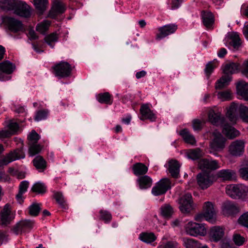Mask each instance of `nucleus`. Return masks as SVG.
<instances>
[{
  "label": "nucleus",
  "mask_w": 248,
  "mask_h": 248,
  "mask_svg": "<svg viewBox=\"0 0 248 248\" xmlns=\"http://www.w3.org/2000/svg\"><path fill=\"white\" fill-rule=\"evenodd\" d=\"M209 121L216 126H222V133L229 139H233L239 135V132L225 122L220 112L210 109L208 113Z\"/></svg>",
  "instance_id": "obj_1"
},
{
  "label": "nucleus",
  "mask_w": 248,
  "mask_h": 248,
  "mask_svg": "<svg viewBox=\"0 0 248 248\" xmlns=\"http://www.w3.org/2000/svg\"><path fill=\"white\" fill-rule=\"evenodd\" d=\"M237 111L243 121L248 123V107L242 104H237L232 103L229 106L226 112V116L232 122V124H235L237 118Z\"/></svg>",
  "instance_id": "obj_2"
},
{
  "label": "nucleus",
  "mask_w": 248,
  "mask_h": 248,
  "mask_svg": "<svg viewBox=\"0 0 248 248\" xmlns=\"http://www.w3.org/2000/svg\"><path fill=\"white\" fill-rule=\"evenodd\" d=\"M7 4L9 5L8 10H14V13L16 15L26 18L31 16V8L25 2L8 0Z\"/></svg>",
  "instance_id": "obj_3"
},
{
  "label": "nucleus",
  "mask_w": 248,
  "mask_h": 248,
  "mask_svg": "<svg viewBox=\"0 0 248 248\" xmlns=\"http://www.w3.org/2000/svg\"><path fill=\"white\" fill-rule=\"evenodd\" d=\"M214 138L210 143L211 154L217 156V152L222 151L225 147L226 139L218 132H213Z\"/></svg>",
  "instance_id": "obj_4"
},
{
  "label": "nucleus",
  "mask_w": 248,
  "mask_h": 248,
  "mask_svg": "<svg viewBox=\"0 0 248 248\" xmlns=\"http://www.w3.org/2000/svg\"><path fill=\"white\" fill-rule=\"evenodd\" d=\"M228 195L233 199H239L248 194V186L243 184L229 185L226 187Z\"/></svg>",
  "instance_id": "obj_5"
},
{
  "label": "nucleus",
  "mask_w": 248,
  "mask_h": 248,
  "mask_svg": "<svg viewBox=\"0 0 248 248\" xmlns=\"http://www.w3.org/2000/svg\"><path fill=\"white\" fill-rule=\"evenodd\" d=\"M53 73L59 79L71 76L72 67L67 62L62 61L53 67Z\"/></svg>",
  "instance_id": "obj_6"
},
{
  "label": "nucleus",
  "mask_w": 248,
  "mask_h": 248,
  "mask_svg": "<svg viewBox=\"0 0 248 248\" xmlns=\"http://www.w3.org/2000/svg\"><path fill=\"white\" fill-rule=\"evenodd\" d=\"M187 234L193 236H204L206 233V230L203 224L189 222L185 227Z\"/></svg>",
  "instance_id": "obj_7"
},
{
  "label": "nucleus",
  "mask_w": 248,
  "mask_h": 248,
  "mask_svg": "<svg viewBox=\"0 0 248 248\" xmlns=\"http://www.w3.org/2000/svg\"><path fill=\"white\" fill-rule=\"evenodd\" d=\"M171 188V182L168 178H162L158 182L152 189V193L155 196L165 194Z\"/></svg>",
  "instance_id": "obj_8"
},
{
  "label": "nucleus",
  "mask_w": 248,
  "mask_h": 248,
  "mask_svg": "<svg viewBox=\"0 0 248 248\" xmlns=\"http://www.w3.org/2000/svg\"><path fill=\"white\" fill-rule=\"evenodd\" d=\"M179 203L180 210L182 213H189L193 209L191 194L187 193L183 195L179 199Z\"/></svg>",
  "instance_id": "obj_9"
},
{
  "label": "nucleus",
  "mask_w": 248,
  "mask_h": 248,
  "mask_svg": "<svg viewBox=\"0 0 248 248\" xmlns=\"http://www.w3.org/2000/svg\"><path fill=\"white\" fill-rule=\"evenodd\" d=\"M199 168L202 172H210L211 170H216L219 168L218 162L216 160L203 158L198 162Z\"/></svg>",
  "instance_id": "obj_10"
},
{
  "label": "nucleus",
  "mask_w": 248,
  "mask_h": 248,
  "mask_svg": "<svg viewBox=\"0 0 248 248\" xmlns=\"http://www.w3.org/2000/svg\"><path fill=\"white\" fill-rule=\"evenodd\" d=\"M197 183L202 189H206L213 183V177L210 172H202L197 175Z\"/></svg>",
  "instance_id": "obj_11"
},
{
  "label": "nucleus",
  "mask_w": 248,
  "mask_h": 248,
  "mask_svg": "<svg viewBox=\"0 0 248 248\" xmlns=\"http://www.w3.org/2000/svg\"><path fill=\"white\" fill-rule=\"evenodd\" d=\"M25 157V154L22 148L17 149L10 153L5 157L0 160V165H6L16 159Z\"/></svg>",
  "instance_id": "obj_12"
},
{
  "label": "nucleus",
  "mask_w": 248,
  "mask_h": 248,
  "mask_svg": "<svg viewBox=\"0 0 248 248\" xmlns=\"http://www.w3.org/2000/svg\"><path fill=\"white\" fill-rule=\"evenodd\" d=\"M16 67L14 64L9 61H4L0 63V80L6 81L10 79V76H4L3 73L9 75L11 74L15 70Z\"/></svg>",
  "instance_id": "obj_13"
},
{
  "label": "nucleus",
  "mask_w": 248,
  "mask_h": 248,
  "mask_svg": "<svg viewBox=\"0 0 248 248\" xmlns=\"http://www.w3.org/2000/svg\"><path fill=\"white\" fill-rule=\"evenodd\" d=\"M203 213L205 216V220L214 223L216 220V211L213 203L210 202H204L203 206Z\"/></svg>",
  "instance_id": "obj_14"
},
{
  "label": "nucleus",
  "mask_w": 248,
  "mask_h": 248,
  "mask_svg": "<svg viewBox=\"0 0 248 248\" xmlns=\"http://www.w3.org/2000/svg\"><path fill=\"white\" fill-rule=\"evenodd\" d=\"M34 222L31 220H21L16 223L13 228V232L16 235L25 232L27 230H31Z\"/></svg>",
  "instance_id": "obj_15"
},
{
  "label": "nucleus",
  "mask_w": 248,
  "mask_h": 248,
  "mask_svg": "<svg viewBox=\"0 0 248 248\" xmlns=\"http://www.w3.org/2000/svg\"><path fill=\"white\" fill-rule=\"evenodd\" d=\"M177 29V25L175 24H170L165 25L158 29L159 33L156 36L157 40H160L167 36L174 33Z\"/></svg>",
  "instance_id": "obj_16"
},
{
  "label": "nucleus",
  "mask_w": 248,
  "mask_h": 248,
  "mask_svg": "<svg viewBox=\"0 0 248 248\" xmlns=\"http://www.w3.org/2000/svg\"><path fill=\"white\" fill-rule=\"evenodd\" d=\"M8 129L0 131V138H7L16 134L19 130L18 124L13 120H11L8 125Z\"/></svg>",
  "instance_id": "obj_17"
},
{
  "label": "nucleus",
  "mask_w": 248,
  "mask_h": 248,
  "mask_svg": "<svg viewBox=\"0 0 248 248\" xmlns=\"http://www.w3.org/2000/svg\"><path fill=\"white\" fill-rule=\"evenodd\" d=\"M244 149V142L243 140H235L229 147L230 154L233 156H240Z\"/></svg>",
  "instance_id": "obj_18"
},
{
  "label": "nucleus",
  "mask_w": 248,
  "mask_h": 248,
  "mask_svg": "<svg viewBox=\"0 0 248 248\" xmlns=\"http://www.w3.org/2000/svg\"><path fill=\"white\" fill-rule=\"evenodd\" d=\"M64 4L59 0H56L49 11V16L52 18H55L57 15L61 14L65 11Z\"/></svg>",
  "instance_id": "obj_19"
},
{
  "label": "nucleus",
  "mask_w": 248,
  "mask_h": 248,
  "mask_svg": "<svg viewBox=\"0 0 248 248\" xmlns=\"http://www.w3.org/2000/svg\"><path fill=\"white\" fill-rule=\"evenodd\" d=\"M140 112L141 114V117L140 118L141 120L148 119L151 122H154L156 119L155 114L151 110L147 104L141 106Z\"/></svg>",
  "instance_id": "obj_20"
},
{
  "label": "nucleus",
  "mask_w": 248,
  "mask_h": 248,
  "mask_svg": "<svg viewBox=\"0 0 248 248\" xmlns=\"http://www.w3.org/2000/svg\"><path fill=\"white\" fill-rule=\"evenodd\" d=\"M217 176L218 178L224 181H232L236 178V172L230 169H223L217 171Z\"/></svg>",
  "instance_id": "obj_21"
},
{
  "label": "nucleus",
  "mask_w": 248,
  "mask_h": 248,
  "mask_svg": "<svg viewBox=\"0 0 248 248\" xmlns=\"http://www.w3.org/2000/svg\"><path fill=\"white\" fill-rule=\"evenodd\" d=\"M201 16L204 26L207 29H212L215 22V17L213 14L209 11H202Z\"/></svg>",
  "instance_id": "obj_22"
},
{
  "label": "nucleus",
  "mask_w": 248,
  "mask_h": 248,
  "mask_svg": "<svg viewBox=\"0 0 248 248\" xmlns=\"http://www.w3.org/2000/svg\"><path fill=\"white\" fill-rule=\"evenodd\" d=\"M240 64L237 62H228L222 66L223 71L224 74L231 76L239 72Z\"/></svg>",
  "instance_id": "obj_23"
},
{
  "label": "nucleus",
  "mask_w": 248,
  "mask_h": 248,
  "mask_svg": "<svg viewBox=\"0 0 248 248\" xmlns=\"http://www.w3.org/2000/svg\"><path fill=\"white\" fill-rule=\"evenodd\" d=\"M10 214V205L6 204L4 205L0 215V219L2 225H7L10 223L12 219Z\"/></svg>",
  "instance_id": "obj_24"
},
{
  "label": "nucleus",
  "mask_w": 248,
  "mask_h": 248,
  "mask_svg": "<svg viewBox=\"0 0 248 248\" xmlns=\"http://www.w3.org/2000/svg\"><path fill=\"white\" fill-rule=\"evenodd\" d=\"M224 233V232L222 228L215 226L211 229L209 235L212 241L217 242L222 238Z\"/></svg>",
  "instance_id": "obj_25"
},
{
  "label": "nucleus",
  "mask_w": 248,
  "mask_h": 248,
  "mask_svg": "<svg viewBox=\"0 0 248 248\" xmlns=\"http://www.w3.org/2000/svg\"><path fill=\"white\" fill-rule=\"evenodd\" d=\"M238 211V208L233 202H226L223 205V213L227 216L235 215Z\"/></svg>",
  "instance_id": "obj_26"
},
{
  "label": "nucleus",
  "mask_w": 248,
  "mask_h": 248,
  "mask_svg": "<svg viewBox=\"0 0 248 248\" xmlns=\"http://www.w3.org/2000/svg\"><path fill=\"white\" fill-rule=\"evenodd\" d=\"M180 165L175 160H171L169 162V171L171 176L177 178L179 176Z\"/></svg>",
  "instance_id": "obj_27"
},
{
  "label": "nucleus",
  "mask_w": 248,
  "mask_h": 248,
  "mask_svg": "<svg viewBox=\"0 0 248 248\" xmlns=\"http://www.w3.org/2000/svg\"><path fill=\"white\" fill-rule=\"evenodd\" d=\"M8 25L9 29L13 32H16L23 30L22 22L14 18H9L8 19Z\"/></svg>",
  "instance_id": "obj_28"
},
{
  "label": "nucleus",
  "mask_w": 248,
  "mask_h": 248,
  "mask_svg": "<svg viewBox=\"0 0 248 248\" xmlns=\"http://www.w3.org/2000/svg\"><path fill=\"white\" fill-rule=\"evenodd\" d=\"M29 186V183L27 181H23L20 183L18 193L16 197L17 201L20 204L24 202L23 194L27 191Z\"/></svg>",
  "instance_id": "obj_29"
},
{
  "label": "nucleus",
  "mask_w": 248,
  "mask_h": 248,
  "mask_svg": "<svg viewBox=\"0 0 248 248\" xmlns=\"http://www.w3.org/2000/svg\"><path fill=\"white\" fill-rule=\"evenodd\" d=\"M237 93L245 100H248V83L242 81L237 85Z\"/></svg>",
  "instance_id": "obj_30"
},
{
  "label": "nucleus",
  "mask_w": 248,
  "mask_h": 248,
  "mask_svg": "<svg viewBox=\"0 0 248 248\" xmlns=\"http://www.w3.org/2000/svg\"><path fill=\"white\" fill-rule=\"evenodd\" d=\"M32 162L34 166L40 172L44 171L46 168V162L42 156H36Z\"/></svg>",
  "instance_id": "obj_31"
},
{
  "label": "nucleus",
  "mask_w": 248,
  "mask_h": 248,
  "mask_svg": "<svg viewBox=\"0 0 248 248\" xmlns=\"http://www.w3.org/2000/svg\"><path fill=\"white\" fill-rule=\"evenodd\" d=\"M148 167L141 163H136L132 167L133 173L136 176L144 175L148 171Z\"/></svg>",
  "instance_id": "obj_32"
},
{
  "label": "nucleus",
  "mask_w": 248,
  "mask_h": 248,
  "mask_svg": "<svg viewBox=\"0 0 248 248\" xmlns=\"http://www.w3.org/2000/svg\"><path fill=\"white\" fill-rule=\"evenodd\" d=\"M97 100L101 104L111 105L113 102L112 96L108 92L99 93L97 95Z\"/></svg>",
  "instance_id": "obj_33"
},
{
  "label": "nucleus",
  "mask_w": 248,
  "mask_h": 248,
  "mask_svg": "<svg viewBox=\"0 0 248 248\" xmlns=\"http://www.w3.org/2000/svg\"><path fill=\"white\" fill-rule=\"evenodd\" d=\"M140 187L141 189H146L150 187L152 184V179L147 175H144L138 179Z\"/></svg>",
  "instance_id": "obj_34"
},
{
  "label": "nucleus",
  "mask_w": 248,
  "mask_h": 248,
  "mask_svg": "<svg viewBox=\"0 0 248 248\" xmlns=\"http://www.w3.org/2000/svg\"><path fill=\"white\" fill-rule=\"evenodd\" d=\"M180 135L182 137L186 142L192 145L196 143V140L194 137L190 133L187 129L182 130L180 132Z\"/></svg>",
  "instance_id": "obj_35"
},
{
  "label": "nucleus",
  "mask_w": 248,
  "mask_h": 248,
  "mask_svg": "<svg viewBox=\"0 0 248 248\" xmlns=\"http://www.w3.org/2000/svg\"><path fill=\"white\" fill-rule=\"evenodd\" d=\"M230 44L234 49H237L241 44V42L239 35L236 32H232L230 35Z\"/></svg>",
  "instance_id": "obj_36"
},
{
  "label": "nucleus",
  "mask_w": 248,
  "mask_h": 248,
  "mask_svg": "<svg viewBox=\"0 0 248 248\" xmlns=\"http://www.w3.org/2000/svg\"><path fill=\"white\" fill-rule=\"evenodd\" d=\"M34 5L39 14H42L48 5L47 0H33Z\"/></svg>",
  "instance_id": "obj_37"
},
{
  "label": "nucleus",
  "mask_w": 248,
  "mask_h": 248,
  "mask_svg": "<svg viewBox=\"0 0 248 248\" xmlns=\"http://www.w3.org/2000/svg\"><path fill=\"white\" fill-rule=\"evenodd\" d=\"M232 80V77L229 75L225 74L218 81L216 84L217 89H221L228 84V83Z\"/></svg>",
  "instance_id": "obj_38"
},
{
  "label": "nucleus",
  "mask_w": 248,
  "mask_h": 248,
  "mask_svg": "<svg viewBox=\"0 0 248 248\" xmlns=\"http://www.w3.org/2000/svg\"><path fill=\"white\" fill-rule=\"evenodd\" d=\"M161 214L165 218H170L173 213V209L170 204H164L160 208Z\"/></svg>",
  "instance_id": "obj_39"
},
{
  "label": "nucleus",
  "mask_w": 248,
  "mask_h": 248,
  "mask_svg": "<svg viewBox=\"0 0 248 248\" xmlns=\"http://www.w3.org/2000/svg\"><path fill=\"white\" fill-rule=\"evenodd\" d=\"M140 239L145 243H151L155 240L156 237L153 232H142L140 235Z\"/></svg>",
  "instance_id": "obj_40"
},
{
  "label": "nucleus",
  "mask_w": 248,
  "mask_h": 248,
  "mask_svg": "<svg viewBox=\"0 0 248 248\" xmlns=\"http://www.w3.org/2000/svg\"><path fill=\"white\" fill-rule=\"evenodd\" d=\"M41 203H33L29 207V213L31 216H37L41 210Z\"/></svg>",
  "instance_id": "obj_41"
},
{
  "label": "nucleus",
  "mask_w": 248,
  "mask_h": 248,
  "mask_svg": "<svg viewBox=\"0 0 248 248\" xmlns=\"http://www.w3.org/2000/svg\"><path fill=\"white\" fill-rule=\"evenodd\" d=\"M31 190L38 194H43L46 192V186L42 183L37 182L33 185Z\"/></svg>",
  "instance_id": "obj_42"
},
{
  "label": "nucleus",
  "mask_w": 248,
  "mask_h": 248,
  "mask_svg": "<svg viewBox=\"0 0 248 248\" xmlns=\"http://www.w3.org/2000/svg\"><path fill=\"white\" fill-rule=\"evenodd\" d=\"M189 158L193 160L199 159L202 155L201 150L199 148L189 150L187 153Z\"/></svg>",
  "instance_id": "obj_43"
},
{
  "label": "nucleus",
  "mask_w": 248,
  "mask_h": 248,
  "mask_svg": "<svg viewBox=\"0 0 248 248\" xmlns=\"http://www.w3.org/2000/svg\"><path fill=\"white\" fill-rule=\"evenodd\" d=\"M58 34L53 32L51 33L50 34L46 36L45 38V40L46 42L52 48L54 47V45L52 44V42H57L58 40Z\"/></svg>",
  "instance_id": "obj_44"
},
{
  "label": "nucleus",
  "mask_w": 248,
  "mask_h": 248,
  "mask_svg": "<svg viewBox=\"0 0 248 248\" xmlns=\"http://www.w3.org/2000/svg\"><path fill=\"white\" fill-rule=\"evenodd\" d=\"M50 24V22L49 21H44L37 25L36 30L41 33H45L48 30Z\"/></svg>",
  "instance_id": "obj_45"
},
{
  "label": "nucleus",
  "mask_w": 248,
  "mask_h": 248,
  "mask_svg": "<svg viewBox=\"0 0 248 248\" xmlns=\"http://www.w3.org/2000/svg\"><path fill=\"white\" fill-rule=\"evenodd\" d=\"M41 146L36 143H30L29 154L33 156L38 154L41 151Z\"/></svg>",
  "instance_id": "obj_46"
},
{
  "label": "nucleus",
  "mask_w": 248,
  "mask_h": 248,
  "mask_svg": "<svg viewBox=\"0 0 248 248\" xmlns=\"http://www.w3.org/2000/svg\"><path fill=\"white\" fill-rule=\"evenodd\" d=\"M183 244L186 248H195L198 243L192 239L184 238Z\"/></svg>",
  "instance_id": "obj_47"
},
{
  "label": "nucleus",
  "mask_w": 248,
  "mask_h": 248,
  "mask_svg": "<svg viewBox=\"0 0 248 248\" xmlns=\"http://www.w3.org/2000/svg\"><path fill=\"white\" fill-rule=\"evenodd\" d=\"M48 111L47 110H40L36 112L34 120L40 121L47 118Z\"/></svg>",
  "instance_id": "obj_48"
},
{
  "label": "nucleus",
  "mask_w": 248,
  "mask_h": 248,
  "mask_svg": "<svg viewBox=\"0 0 248 248\" xmlns=\"http://www.w3.org/2000/svg\"><path fill=\"white\" fill-rule=\"evenodd\" d=\"M215 67L216 65L214 64V61L209 62L206 64L204 69V72L208 78L213 72Z\"/></svg>",
  "instance_id": "obj_49"
},
{
  "label": "nucleus",
  "mask_w": 248,
  "mask_h": 248,
  "mask_svg": "<svg viewBox=\"0 0 248 248\" xmlns=\"http://www.w3.org/2000/svg\"><path fill=\"white\" fill-rule=\"evenodd\" d=\"M54 198L57 202L63 208H65V200L62 194L60 192H56L54 194Z\"/></svg>",
  "instance_id": "obj_50"
},
{
  "label": "nucleus",
  "mask_w": 248,
  "mask_h": 248,
  "mask_svg": "<svg viewBox=\"0 0 248 248\" xmlns=\"http://www.w3.org/2000/svg\"><path fill=\"white\" fill-rule=\"evenodd\" d=\"M40 139L39 135L34 130H32L28 137L30 143H36Z\"/></svg>",
  "instance_id": "obj_51"
},
{
  "label": "nucleus",
  "mask_w": 248,
  "mask_h": 248,
  "mask_svg": "<svg viewBox=\"0 0 248 248\" xmlns=\"http://www.w3.org/2000/svg\"><path fill=\"white\" fill-rule=\"evenodd\" d=\"M99 213L101 218L105 221L106 223L109 222L111 221L112 216L109 212L107 211L100 210Z\"/></svg>",
  "instance_id": "obj_52"
},
{
  "label": "nucleus",
  "mask_w": 248,
  "mask_h": 248,
  "mask_svg": "<svg viewBox=\"0 0 248 248\" xmlns=\"http://www.w3.org/2000/svg\"><path fill=\"white\" fill-rule=\"evenodd\" d=\"M233 240L236 245L240 246L243 245L245 238L239 234H235L233 236Z\"/></svg>",
  "instance_id": "obj_53"
},
{
  "label": "nucleus",
  "mask_w": 248,
  "mask_h": 248,
  "mask_svg": "<svg viewBox=\"0 0 248 248\" xmlns=\"http://www.w3.org/2000/svg\"><path fill=\"white\" fill-rule=\"evenodd\" d=\"M238 222L240 224L248 228V212L240 217Z\"/></svg>",
  "instance_id": "obj_54"
},
{
  "label": "nucleus",
  "mask_w": 248,
  "mask_h": 248,
  "mask_svg": "<svg viewBox=\"0 0 248 248\" xmlns=\"http://www.w3.org/2000/svg\"><path fill=\"white\" fill-rule=\"evenodd\" d=\"M192 126L195 131H200L202 129L203 123L199 119H194L192 121Z\"/></svg>",
  "instance_id": "obj_55"
},
{
  "label": "nucleus",
  "mask_w": 248,
  "mask_h": 248,
  "mask_svg": "<svg viewBox=\"0 0 248 248\" xmlns=\"http://www.w3.org/2000/svg\"><path fill=\"white\" fill-rule=\"evenodd\" d=\"M218 97L223 100H227L231 99V93L229 91H224L218 93Z\"/></svg>",
  "instance_id": "obj_56"
},
{
  "label": "nucleus",
  "mask_w": 248,
  "mask_h": 248,
  "mask_svg": "<svg viewBox=\"0 0 248 248\" xmlns=\"http://www.w3.org/2000/svg\"><path fill=\"white\" fill-rule=\"evenodd\" d=\"M240 176L244 179L248 181V168L244 167L239 170Z\"/></svg>",
  "instance_id": "obj_57"
},
{
  "label": "nucleus",
  "mask_w": 248,
  "mask_h": 248,
  "mask_svg": "<svg viewBox=\"0 0 248 248\" xmlns=\"http://www.w3.org/2000/svg\"><path fill=\"white\" fill-rule=\"evenodd\" d=\"M221 248H234L233 244L227 240H223L221 244Z\"/></svg>",
  "instance_id": "obj_58"
},
{
  "label": "nucleus",
  "mask_w": 248,
  "mask_h": 248,
  "mask_svg": "<svg viewBox=\"0 0 248 248\" xmlns=\"http://www.w3.org/2000/svg\"><path fill=\"white\" fill-rule=\"evenodd\" d=\"M242 73L248 78V60L245 61L243 63Z\"/></svg>",
  "instance_id": "obj_59"
},
{
  "label": "nucleus",
  "mask_w": 248,
  "mask_h": 248,
  "mask_svg": "<svg viewBox=\"0 0 248 248\" xmlns=\"http://www.w3.org/2000/svg\"><path fill=\"white\" fill-rule=\"evenodd\" d=\"M177 245V243L175 242L168 241L165 243L163 248H175Z\"/></svg>",
  "instance_id": "obj_60"
},
{
  "label": "nucleus",
  "mask_w": 248,
  "mask_h": 248,
  "mask_svg": "<svg viewBox=\"0 0 248 248\" xmlns=\"http://www.w3.org/2000/svg\"><path fill=\"white\" fill-rule=\"evenodd\" d=\"M227 51L225 48H221L220 49L217 53V56L219 58H223L227 54Z\"/></svg>",
  "instance_id": "obj_61"
},
{
  "label": "nucleus",
  "mask_w": 248,
  "mask_h": 248,
  "mask_svg": "<svg viewBox=\"0 0 248 248\" xmlns=\"http://www.w3.org/2000/svg\"><path fill=\"white\" fill-rule=\"evenodd\" d=\"M204 219H205V216L203 212L202 213L197 214L195 216V219L197 221H201Z\"/></svg>",
  "instance_id": "obj_62"
},
{
  "label": "nucleus",
  "mask_w": 248,
  "mask_h": 248,
  "mask_svg": "<svg viewBox=\"0 0 248 248\" xmlns=\"http://www.w3.org/2000/svg\"><path fill=\"white\" fill-rule=\"evenodd\" d=\"M146 74V71L144 70H142L141 71L138 72L136 74V77L137 78L139 79L142 77L145 76Z\"/></svg>",
  "instance_id": "obj_63"
},
{
  "label": "nucleus",
  "mask_w": 248,
  "mask_h": 248,
  "mask_svg": "<svg viewBox=\"0 0 248 248\" xmlns=\"http://www.w3.org/2000/svg\"><path fill=\"white\" fill-rule=\"evenodd\" d=\"M243 32L245 37L248 39V24L245 25L243 29Z\"/></svg>",
  "instance_id": "obj_64"
}]
</instances>
